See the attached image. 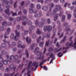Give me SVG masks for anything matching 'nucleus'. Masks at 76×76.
Wrapping results in <instances>:
<instances>
[{
    "mask_svg": "<svg viewBox=\"0 0 76 76\" xmlns=\"http://www.w3.org/2000/svg\"><path fill=\"white\" fill-rule=\"evenodd\" d=\"M18 59V55H11L10 57V58L8 59V61L11 63H13V62H16Z\"/></svg>",
    "mask_w": 76,
    "mask_h": 76,
    "instance_id": "nucleus-1",
    "label": "nucleus"
},
{
    "mask_svg": "<svg viewBox=\"0 0 76 76\" xmlns=\"http://www.w3.org/2000/svg\"><path fill=\"white\" fill-rule=\"evenodd\" d=\"M45 52H46V48H45L43 52V54H42V53L41 52H39L38 53H37L36 55L37 56V57L39 58V59L43 60L45 57L44 55V54L45 53Z\"/></svg>",
    "mask_w": 76,
    "mask_h": 76,
    "instance_id": "nucleus-2",
    "label": "nucleus"
},
{
    "mask_svg": "<svg viewBox=\"0 0 76 76\" xmlns=\"http://www.w3.org/2000/svg\"><path fill=\"white\" fill-rule=\"evenodd\" d=\"M52 26H45L43 27V31L44 32L48 31H51L52 30Z\"/></svg>",
    "mask_w": 76,
    "mask_h": 76,
    "instance_id": "nucleus-3",
    "label": "nucleus"
},
{
    "mask_svg": "<svg viewBox=\"0 0 76 76\" xmlns=\"http://www.w3.org/2000/svg\"><path fill=\"white\" fill-rule=\"evenodd\" d=\"M51 58L52 59L50 61V64L56 58H55V55H53V53H52L50 55V57L48 59V61H49V59L50 58Z\"/></svg>",
    "mask_w": 76,
    "mask_h": 76,
    "instance_id": "nucleus-4",
    "label": "nucleus"
},
{
    "mask_svg": "<svg viewBox=\"0 0 76 76\" xmlns=\"http://www.w3.org/2000/svg\"><path fill=\"white\" fill-rule=\"evenodd\" d=\"M15 32L16 34V35L14 37V39L15 41H17L18 40V38L20 36V32L17 31V30H15Z\"/></svg>",
    "mask_w": 76,
    "mask_h": 76,
    "instance_id": "nucleus-5",
    "label": "nucleus"
},
{
    "mask_svg": "<svg viewBox=\"0 0 76 76\" xmlns=\"http://www.w3.org/2000/svg\"><path fill=\"white\" fill-rule=\"evenodd\" d=\"M23 18L24 20H24V21L22 22V24L23 26H26V21L28 20V18L26 16H23Z\"/></svg>",
    "mask_w": 76,
    "mask_h": 76,
    "instance_id": "nucleus-6",
    "label": "nucleus"
},
{
    "mask_svg": "<svg viewBox=\"0 0 76 76\" xmlns=\"http://www.w3.org/2000/svg\"><path fill=\"white\" fill-rule=\"evenodd\" d=\"M10 6L9 5L7 6L6 7L7 9V10H6L4 11V12L8 15H10V13L9 12V9L10 8Z\"/></svg>",
    "mask_w": 76,
    "mask_h": 76,
    "instance_id": "nucleus-7",
    "label": "nucleus"
},
{
    "mask_svg": "<svg viewBox=\"0 0 76 76\" xmlns=\"http://www.w3.org/2000/svg\"><path fill=\"white\" fill-rule=\"evenodd\" d=\"M32 66L36 67L34 69V70H35L38 67V63L34 62Z\"/></svg>",
    "mask_w": 76,
    "mask_h": 76,
    "instance_id": "nucleus-8",
    "label": "nucleus"
},
{
    "mask_svg": "<svg viewBox=\"0 0 76 76\" xmlns=\"http://www.w3.org/2000/svg\"><path fill=\"white\" fill-rule=\"evenodd\" d=\"M42 14L41 13H38L37 14H36L34 15V17L35 18H40V16H42Z\"/></svg>",
    "mask_w": 76,
    "mask_h": 76,
    "instance_id": "nucleus-9",
    "label": "nucleus"
},
{
    "mask_svg": "<svg viewBox=\"0 0 76 76\" xmlns=\"http://www.w3.org/2000/svg\"><path fill=\"white\" fill-rule=\"evenodd\" d=\"M9 20L10 21H12V22L14 23V24L16 23H15V22L16 20V18L12 17H10L9 18Z\"/></svg>",
    "mask_w": 76,
    "mask_h": 76,
    "instance_id": "nucleus-10",
    "label": "nucleus"
},
{
    "mask_svg": "<svg viewBox=\"0 0 76 76\" xmlns=\"http://www.w3.org/2000/svg\"><path fill=\"white\" fill-rule=\"evenodd\" d=\"M73 41H71V42H67L66 44V46H69V47H72L73 45Z\"/></svg>",
    "mask_w": 76,
    "mask_h": 76,
    "instance_id": "nucleus-11",
    "label": "nucleus"
},
{
    "mask_svg": "<svg viewBox=\"0 0 76 76\" xmlns=\"http://www.w3.org/2000/svg\"><path fill=\"white\" fill-rule=\"evenodd\" d=\"M26 42L28 44L30 43L31 42V40L29 38V37H27L26 38Z\"/></svg>",
    "mask_w": 76,
    "mask_h": 76,
    "instance_id": "nucleus-12",
    "label": "nucleus"
},
{
    "mask_svg": "<svg viewBox=\"0 0 76 76\" xmlns=\"http://www.w3.org/2000/svg\"><path fill=\"white\" fill-rule=\"evenodd\" d=\"M32 64V61H30L29 62V64L28 66V68H27V70H29L30 69H29L30 67H32V65H31V64Z\"/></svg>",
    "mask_w": 76,
    "mask_h": 76,
    "instance_id": "nucleus-13",
    "label": "nucleus"
},
{
    "mask_svg": "<svg viewBox=\"0 0 76 76\" xmlns=\"http://www.w3.org/2000/svg\"><path fill=\"white\" fill-rule=\"evenodd\" d=\"M61 50H62L61 48H60L59 49H58L56 48L53 50V52L54 53H57V52H58L59 51H61Z\"/></svg>",
    "mask_w": 76,
    "mask_h": 76,
    "instance_id": "nucleus-14",
    "label": "nucleus"
},
{
    "mask_svg": "<svg viewBox=\"0 0 76 76\" xmlns=\"http://www.w3.org/2000/svg\"><path fill=\"white\" fill-rule=\"evenodd\" d=\"M61 11L60 13L59 14L60 16H61V15H63V9L61 7H60V8L59 9Z\"/></svg>",
    "mask_w": 76,
    "mask_h": 76,
    "instance_id": "nucleus-15",
    "label": "nucleus"
},
{
    "mask_svg": "<svg viewBox=\"0 0 76 76\" xmlns=\"http://www.w3.org/2000/svg\"><path fill=\"white\" fill-rule=\"evenodd\" d=\"M44 36L45 38H49L50 36V34L44 33Z\"/></svg>",
    "mask_w": 76,
    "mask_h": 76,
    "instance_id": "nucleus-16",
    "label": "nucleus"
},
{
    "mask_svg": "<svg viewBox=\"0 0 76 76\" xmlns=\"http://www.w3.org/2000/svg\"><path fill=\"white\" fill-rule=\"evenodd\" d=\"M50 42V44L52 43V42L50 41V40H48V42H46L45 43V47H46V46H48L49 43Z\"/></svg>",
    "mask_w": 76,
    "mask_h": 76,
    "instance_id": "nucleus-17",
    "label": "nucleus"
},
{
    "mask_svg": "<svg viewBox=\"0 0 76 76\" xmlns=\"http://www.w3.org/2000/svg\"><path fill=\"white\" fill-rule=\"evenodd\" d=\"M29 32V31L28 30H25L24 31V34H22V35L23 36V35H27L28 34V33Z\"/></svg>",
    "mask_w": 76,
    "mask_h": 76,
    "instance_id": "nucleus-18",
    "label": "nucleus"
},
{
    "mask_svg": "<svg viewBox=\"0 0 76 76\" xmlns=\"http://www.w3.org/2000/svg\"><path fill=\"white\" fill-rule=\"evenodd\" d=\"M23 17L20 18V17H18L17 18V20L18 22H20V20H23Z\"/></svg>",
    "mask_w": 76,
    "mask_h": 76,
    "instance_id": "nucleus-19",
    "label": "nucleus"
},
{
    "mask_svg": "<svg viewBox=\"0 0 76 76\" xmlns=\"http://www.w3.org/2000/svg\"><path fill=\"white\" fill-rule=\"evenodd\" d=\"M44 26V24L43 22H39L38 24V26H39V28H42Z\"/></svg>",
    "mask_w": 76,
    "mask_h": 76,
    "instance_id": "nucleus-20",
    "label": "nucleus"
},
{
    "mask_svg": "<svg viewBox=\"0 0 76 76\" xmlns=\"http://www.w3.org/2000/svg\"><path fill=\"white\" fill-rule=\"evenodd\" d=\"M42 39V36H39V37L37 39V43H38L40 40Z\"/></svg>",
    "mask_w": 76,
    "mask_h": 76,
    "instance_id": "nucleus-21",
    "label": "nucleus"
},
{
    "mask_svg": "<svg viewBox=\"0 0 76 76\" xmlns=\"http://www.w3.org/2000/svg\"><path fill=\"white\" fill-rule=\"evenodd\" d=\"M39 51V47H37L35 48L34 51V53H38V52Z\"/></svg>",
    "mask_w": 76,
    "mask_h": 76,
    "instance_id": "nucleus-22",
    "label": "nucleus"
},
{
    "mask_svg": "<svg viewBox=\"0 0 76 76\" xmlns=\"http://www.w3.org/2000/svg\"><path fill=\"white\" fill-rule=\"evenodd\" d=\"M42 9L43 10L47 11V10H48V7H47V6L43 7L42 8Z\"/></svg>",
    "mask_w": 76,
    "mask_h": 76,
    "instance_id": "nucleus-23",
    "label": "nucleus"
},
{
    "mask_svg": "<svg viewBox=\"0 0 76 76\" xmlns=\"http://www.w3.org/2000/svg\"><path fill=\"white\" fill-rule=\"evenodd\" d=\"M7 24V21L5 20L2 22V24L3 26H6Z\"/></svg>",
    "mask_w": 76,
    "mask_h": 76,
    "instance_id": "nucleus-24",
    "label": "nucleus"
},
{
    "mask_svg": "<svg viewBox=\"0 0 76 76\" xmlns=\"http://www.w3.org/2000/svg\"><path fill=\"white\" fill-rule=\"evenodd\" d=\"M35 46V44H33L31 45L30 46V49L31 51L34 50V47Z\"/></svg>",
    "mask_w": 76,
    "mask_h": 76,
    "instance_id": "nucleus-25",
    "label": "nucleus"
},
{
    "mask_svg": "<svg viewBox=\"0 0 76 76\" xmlns=\"http://www.w3.org/2000/svg\"><path fill=\"white\" fill-rule=\"evenodd\" d=\"M39 20H36L35 21V23L36 26H38V24H39Z\"/></svg>",
    "mask_w": 76,
    "mask_h": 76,
    "instance_id": "nucleus-26",
    "label": "nucleus"
},
{
    "mask_svg": "<svg viewBox=\"0 0 76 76\" xmlns=\"http://www.w3.org/2000/svg\"><path fill=\"white\" fill-rule=\"evenodd\" d=\"M2 62L3 63V64H4L5 65H6V64H7L8 63V61L7 60H3L2 61Z\"/></svg>",
    "mask_w": 76,
    "mask_h": 76,
    "instance_id": "nucleus-27",
    "label": "nucleus"
},
{
    "mask_svg": "<svg viewBox=\"0 0 76 76\" xmlns=\"http://www.w3.org/2000/svg\"><path fill=\"white\" fill-rule=\"evenodd\" d=\"M35 26H30L29 28V30L30 31H32V30H33V29H34V28H35Z\"/></svg>",
    "mask_w": 76,
    "mask_h": 76,
    "instance_id": "nucleus-28",
    "label": "nucleus"
},
{
    "mask_svg": "<svg viewBox=\"0 0 76 76\" xmlns=\"http://www.w3.org/2000/svg\"><path fill=\"white\" fill-rule=\"evenodd\" d=\"M10 69H14V70H15V69H16V67L13 65H11L10 66Z\"/></svg>",
    "mask_w": 76,
    "mask_h": 76,
    "instance_id": "nucleus-29",
    "label": "nucleus"
},
{
    "mask_svg": "<svg viewBox=\"0 0 76 76\" xmlns=\"http://www.w3.org/2000/svg\"><path fill=\"white\" fill-rule=\"evenodd\" d=\"M29 11L30 13H33L34 12V11L32 8H29Z\"/></svg>",
    "mask_w": 76,
    "mask_h": 76,
    "instance_id": "nucleus-30",
    "label": "nucleus"
},
{
    "mask_svg": "<svg viewBox=\"0 0 76 76\" xmlns=\"http://www.w3.org/2000/svg\"><path fill=\"white\" fill-rule=\"evenodd\" d=\"M50 9H51L52 8H53L54 7V6L55 5L53 3H51L50 4Z\"/></svg>",
    "mask_w": 76,
    "mask_h": 76,
    "instance_id": "nucleus-31",
    "label": "nucleus"
},
{
    "mask_svg": "<svg viewBox=\"0 0 76 76\" xmlns=\"http://www.w3.org/2000/svg\"><path fill=\"white\" fill-rule=\"evenodd\" d=\"M25 46V45H18V48H24Z\"/></svg>",
    "mask_w": 76,
    "mask_h": 76,
    "instance_id": "nucleus-32",
    "label": "nucleus"
},
{
    "mask_svg": "<svg viewBox=\"0 0 76 76\" xmlns=\"http://www.w3.org/2000/svg\"><path fill=\"white\" fill-rule=\"evenodd\" d=\"M63 27H64V26H66V28H69V26L67 25V23L65 22L63 25Z\"/></svg>",
    "mask_w": 76,
    "mask_h": 76,
    "instance_id": "nucleus-33",
    "label": "nucleus"
},
{
    "mask_svg": "<svg viewBox=\"0 0 76 76\" xmlns=\"http://www.w3.org/2000/svg\"><path fill=\"white\" fill-rule=\"evenodd\" d=\"M36 33L37 34H41V32L39 28H38L36 31Z\"/></svg>",
    "mask_w": 76,
    "mask_h": 76,
    "instance_id": "nucleus-34",
    "label": "nucleus"
},
{
    "mask_svg": "<svg viewBox=\"0 0 76 76\" xmlns=\"http://www.w3.org/2000/svg\"><path fill=\"white\" fill-rule=\"evenodd\" d=\"M41 7V6L40 4H38L37 5V9H38V10L40 9Z\"/></svg>",
    "mask_w": 76,
    "mask_h": 76,
    "instance_id": "nucleus-35",
    "label": "nucleus"
},
{
    "mask_svg": "<svg viewBox=\"0 0 76 76\" xmlns=\"http://www.w3.org/2000/svg\"><path fill=\"white\" fill-rule=\"evenodd\" d=\"M65 18H66V16L63 15L62 17V22H64L65 20Z\"/></svg>",
    "mask_w": 76,
    "mask_h": 76,
    "instance_id": "nucleus-36",
    "label": "nucleus"
},
{
    "mask_svg": "<svg viewBox=\"0 0 76 76\" xmlns=\"http://www.w3.org/2000/svg\"><path fill=\"white\" fill-rule=\"evenodd\" d=\"M31 36L32 37V38H34V39H35V38H36V37L37 36V35H36V34H33L31 35Z\"/></svg>",
    "mask_w": 76,
    "mask_h": 76,
    "instance_id": "nucleus-37",
    "label": "nucleus"
},
{
    "mask_svg": "<svg viewBox=\"0 0 76 76\" xmlns=\"http://www.w3.org/2000/svg\"><path fill=\"white\" fill-rule=\"evenodd\" d=\"M11 13H12V15L13 16H17V13L16 12L13 13L12 11H11Z\"/></svg>",
    "mask_w": 76,
    "mask_h": 76,
    "instance_id": "nucleus-38",
    "label": "nucleus"
},
{
    "mask_svg": "<svg viewBox=\"0 0 76 76\" xmlns=\"http://www.w3.org/2000/svg\"><path fill=\"white\" fill-rule=\"evenodd\" d=\"M58 56L59 57H61L63 56V53L60 52H59L58 53Z\"/></svg>",
    "mask_w": 76,
    "mask_h": 76,
    "instance_id": "nucleus-39",
    "label": "nucleus"
},
{
    "mask_svg": "<svg viewBox=\"0 0 76 76\" xmlns=\"http://www.w3.org/2000/svg\"><path fill=\"white\" fill-rule=\"evenodd\" d=\"M1 46L3 48H5V47H6V45L4 43H3L1 44Z\"/></svg>",
    "mask_w": 76,
    "mask_h": 76,
    "instance_id": "nucleus-40",
    "label": "nucleus"
},
{
    "mask_svg": "<svg viewBox=\"0 0 76 76\" xmlns=\"http://www.w3.org/2000/svg\"><path fill=\"white\" fill-rule=\"evenodd\" d=\"M1 53L2 54L4 55V54H6V52L4 50H3L2 51Z\"/></svg>",
    "mask_w": 76,
    "mask_h": 76,
    "instance_id": "nucleus-41",
    "label": "nucleus"
},
{
    "mask_svg": "<svg viewBox=\"0 0 76 76\" xmlns=\"http://www.w3.org/2000/svg\"><path fill=\"white\" fill-rule=\"evenodd\" d=\"M44 44V42H40L39 43V45L40 47H42V45Z\"/></svg>",
    "mask_w": 76,
    "mask_h": 76,
    "instance_id": "nucleus-42",
    "label": "nucleus"
},
{
    "mask_svg": "<svg viewBox=\"0 0 76 76\" xmlns=\"http://www.w3.org/2000/svg\"><path fill=\"white\" fill-rule=\"evenodd\" d=\"M27 24L28 25H29V26H31L32 24V22L31 21H29L28 22Z\"/></svg>",
    "mask_w": 76,
    "mask_h": 76,
    "instance_id": "nucleus-43",
    "label": "nucleus"
},
{
    "mask_svg": "<svg viewBox=\"0 0 76 76\" xmlns=\"http://www.w3.org/2000/svg\"><path fill=\"white\" fill-rule=\"evenodd\" d=\"M26 55L27 58H28L29 57V53H28V51H27V50H26Z\"/></svg>",
    "mask_w": 76,
    "mask_h": 76,
    "instance_id": "nucleus-44",
    "label": "nucleus"
},
{
    "mask_svg": "<svg viewBox=\"0 0 76 76\" xmlns=\"http://www.w3.org/2000/svg\"><path fill=\"white\" fill-rule=\"evenodd\" d=\"M14 9L15 8H16V7H18V5H17V2H15L14 5Z\"/></svg>",
    "mask_w": 76,
    "mask_h": 76,
    "instance_id": "nucleus-45",
    "label": "nucleus"
},
{
    "mask_svg": "<svg viewBox=\"0 0 76 76\" xmlns=\"http://www.w3.org/2000/svg\"><path fill=\"white\" fill-rule=\"evenodd\" d=\"M58 11V9L57 8H56L53 11V13H56V12H57Z\"/></svg>",
    "mask_w": 76,
    "mask_h": 76,
    "instance_id": "nucleus-46",
    "label": "nucleus"
},
{
    "mask_svg": "<svg viewBox=\"0 0 76 76\" xmlns=\"http://www.w3.org/2000/svg\"><path fill=\"white\" fill-rule=\"evenodd\" d=\"M23 12L24 15H26V14H27V10H26L23 9Z\"/></svg>",
    "mask_w": 76,
    "mask_h": 76,
    "instance_id": "nucleus-47",
    "label": "nucleus"
},
{
    "mask_svg": "<svg viewBox=\"0 0 76 76\" xmlns=\"http://www.w3.org/2000/svg\"><path fill=\"white\" fill-rule=\"evenodd\" d=\"M3 3H5L6 4H9V1L5 0H3Z\"/></svg>",
    "mask_w": 76,
    "mask_h": 76,
    "instance_id": "nucleus-48",
    "label": "nucleus"
},
{
    "mask_svg": "<svg viewBox=\"0 0 76 76\" xmlns=\"http://www.w3.org/2000/svg\"><path fill=\"white\" fill-rule=\"evenodd\" d=\"M12 46H16V43L15 42H13L12 43Z\"/></svg>",
    "mask_w": 76,
    "mask_h": 76,
    "instance_id": "nucleus-49",
    "label": "nucleus"
},
{
    "mask_svg": "<svg viewBox=\"0 0 76 76\" xmlns=\"http://www.w3.org/2000/svg\"><path fill=\"white\" fill-rule=\"evenodd\" d=\"M71 17H72V15L70 14H69L68 15V17H67L68 19H69V20L70 19V18H71Z\"/></svg>",
    "mask_w": 76,
    "mask_h": 76,
    "instance_id": "nucleus-50",
    "label": "nucleus"
},
{
    "mask_svg": "<svg viewBox=\"0 0 76 76\" xmlns=\"http://www.w3.org/2000/svg\"><path fill=\"white\" fill-rule=\"evenodd\" d=\"M20 25H18L17 26H16V29L17 30H19V29H20Z\"/></svg>",
    "mask_w": 76,
    "mask_h": 76,
    "instance_id": "nucleus-51",
    "label": "nucleus"
},
{
    "mask_svg": "<svg viewBox=\"0 0 76 76\" xmlns=\"http://www.w3.org/2000/svg\"><path fill=\"white\" fill-rule=\"evenodd\" d=\"M9 71H10V69L9 68H7L5 69V71L6 72H8Z\"/></svg>",
    "mask_w": 76,
    "mask_h": 76,
    "instance_id": "nucleus-52",
    "label": "nucleus"
},
{
    "mask_svg": "<svg viewBox=\"0 0 76 76\" xmlns=\"http://www.w3.org/2000/svg\"><path fill=\"white\" fill-rule=\"evenodd\" d=\"M10 38L11 39H13L14 38V34H12L11 35Z\"/></svg>",
    "mask_w": 76,
    "mask_h": 76,
    "instance_id": "nucleus-53",
    "label": "nucleus"
},
{
    "mask_svg": "<svg viewBox=\"0 0 76 76\" xmlns=\"http://www.w3.org/2000/svg\"><path fill=\"white\" fill-rule=\"evenodd\" d=\"M47 23L48 24H50V22H51V20L50 19L48 18L47 19Z\"/></svg>",
    "mask_w": 76,
    "mask_h": 76,
    "instance_id": "nucleus-54",
    "label": "nucleus"
},
{
    "mask_svg": "<svg viewBox=\"0 0 76 76\" xmlns=\"http://www.w3.org/2000/svg\"><path fill=\"white\" fill-rule=\"evenodd\" d=\"M44 0H38L37 1L38 2H40L41 3H43Z\"/></svg>",
    "mask_w": 76,
    "mask_h": 76,
    "instance_id": "nucleus-55",
    "label": "nucleus"
},
{
    "mask_svg": "<svg viewBox=\"0 0 76 76\" xmlns=\"http://www.w3.org/2000/svg\"><path fill=\"white\" fill-rule=\"evenodd\" d=\"M63 35H64V33L62 32L61 34V36L59 37V38H62L63 37Z\"/></svg>",
    "mask_w": 76,
    "mask_h": 76,
    "instance_id": "nucleus-56",
    "label": "nucleus"
},
{
    "mask_svg": "<svg viewBox=\"0 0 76 76\" xmlns=\"http://www.w3.org/2000/svg\"><path fill=\"white\" fill-rule=\"evenodd\" d=\"M61 7L60 6L58 5H56L55 6V7L57 9L58 8H59V9Z\"/></svg>",
    "mask_w": 76,
    "mask_h": 76,
    "instance_id": "nucleus-57",
    "label": "nucleus"
},
{
    "mask_svg": "<svg viewBox=\"0 0 76 76\" xmlns=\"http://www.w3.org/2000/svg\"><path fill=\"white\" fill-rule=\"evenodd\" d=\"M41 22H44L45 21V19H44L43 18H41Z\"/></svg>",
    "mask_w": 76,
    "mask_h": 76,
    "instance_id": "nucleus-58",
    "label": "nucleus"
},
{
    "mask_svg": "<svg viewBox=\"0 0 76 76\" xmlns=\"http://www.w3.org/2000/svg\"><path fill=\"white\" fill-rule=\"evenodd\" d=\"M4 27H0V31H3L4 30Z\"/></svg>",
    "mask_w": 76,
    "mask_h": 76,
    "instance_id": "nucleus-59",
    "label": "nucleus"
},
{
    "mask_svg": "<svg viewBox=\"0 0 76 76\" xmlns=\"http://www.w3.org/2000/svg\"><path fill=\"white\" fill-rule=\"evenodd\" d=\"M58 18V16H56L55 18H54V21H56L57 19Z\"/></svg>",
    "mask_w": 76,
    "mask_h": 76,
    "instance_id": "nucleus-60",
    "label": "nucleus"
},
{
    "mask_svg": "<svg viewBox=\"0 0 76 76\" xmlns=\"http://www.w3.org/2000/svg\"><path fill=\"white\" fill-rule=\"evenodd\" d=\"M10 31H11V29H10V28H7V32H10Z\"/></svg>",
    "mask_w": 76,
    "mask_h": 76,
    "instance_id": "nucleus-61",
    "label": "nucleus"
},
{
    "mask_svg": "<svg viewBox=\"0 0 76 76\" xmlns=\"http://www.w3.org/2000/svg\"><path fill=\"white\" fill-rule=\"evenodd\" d=\"M15 72H13L12 73L10 74H9V75L10 76H13V75H15Z\"/></svg>",
    "mask_w": 76,
    "mask_h": 76,
    "instance_id": "nucleus-62",
    "label": "nucleus"
},
{
    "mask_svg": "<svg viewBox=\"0 0 76 76\" xmlns=\"http://www.w3.org/2000/svg\"><path fill=\"white\" fill-rule=\"evenodd\" d=\"M60 2L61 3H64V2H65V1L64 0H60Z\"/></svg>",
    "mask_w": 76,
    "mask_h": 76,
    "instance_id": "nucleus-63",
    "label": "nucleus"
},
{
    "mask_svg": "<svg viewBox=\"0 0 76 76\" xmlns=\"http://www.w3.org/2000/svg\"><path fill=\"white\" fill-rule=\"evenodd\" d=\"M16 50H17V48H14L12 49V51L14 52H15Z\"/></svg>",
    "mask_w": 76,
    "mask_h": 76,
    "instance_id": "nucleus-64",
    "label": "nucleus"
}]
</instances>
